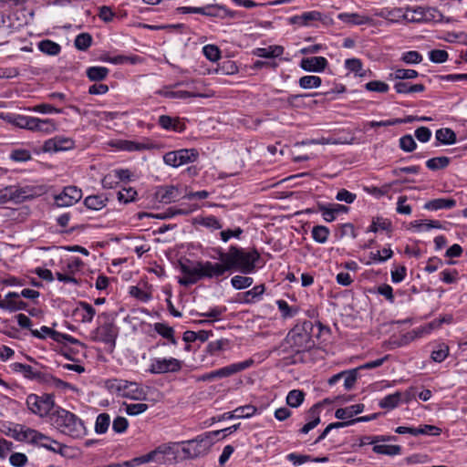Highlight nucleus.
Returning a JSON list of instances; mask_svg holds the SVG:
<instances>
[{"mask_svg": "<svg viewBox=\"0 0 467 467\" xmlns=\"http://www.w3.org/2000/svg\"><path fill=\"white\" fill-rule=\"evenodd\" d=\"M435 138L444 145L454 144L457 140L456 133L450 128H441L436 130Z\"/></svg>", "mask_w": 467, "mask_h": 467, "instance_id": "37", "label": "nucleus"}, {"mask_svg": "<svg viewBox=\"0 0 467 467\" xmlns=\"http://www.w3.org/2000/svg\"><path fill=\"white\" fill-rule=\"evenodd\" d=\"M154 329L162 337L169 339L172 345H177V340L173 336L174 330L171 327L163 323H155Z\"/></svg>", "mask_w": 467, "mask_h": 467, "instance_id": "45", "label": "nucleus"}, {"mask_svg": "<svg viewBox=\"0 0 467 467\" xmlns=\"http://www.w3.org/2000/svg\"><path fill=\"white\" fill-rule=\"evenodd\" d=\"M6 119L9 123L16 127L26 129L31 131H36V125L39 122V118L18 114L7 115Z\"/></svg>", "mask_w": 467, "mask_h": 467, "instance_id": "21", "label": "nucleus"}, {"mask_svg": "<svg viewBox=\"0 0 467 467\" xmlns=\"http://www.w3.org/2000/svg\"><path fill=\"white\" fill-rule=\"evenodd\" d=\"M92 44V36L89 33H81L75 38L74 45L77 49L86 51Z\"/></svg>", "mask_w": 467, "mask_h": 467, "instance_id": "50", "label": "nucleus"}, {"mask_svg": "<svg viewBox=\"0 0 467 467\" xmlns=\"http://www.w3.org/2000/svg\"><path fill=\"white\" fill-rule=\"evenodd\" d=\"M236 410V419H247L254 416L257 412V408L253 405L240 406Z\"/></svg>", "mask_w": 467, "mask_h": 467, "instance_id": "62", "label": "nucleus"}, {"mask_svg": "<svg viewBox=\"0 0 467 467\" xmlns=\"http://www.w3.org/2000/svg\"><path fill=\"white\" fill-rule=\"evenodd\" d=\"M158 124L164 130L175 132H182L186 129V125L180 120V118H172L168 115L160 116Z\"/></svg>", "mask_w": 467, "mask_h": 467, "instance_id": "25", "label": "nucleus"}, {"mask_svg": "<svg viewBox=\"0 0 467 467\" xmlns=\"http://www.w3.org/2000/svg\"><path fill=\"white\" fill-rule=\"evenodd\" d=\"M313 324L310 321H305L302 324L296 325L286 335L282 342L281 348L284 353L291 354L293 363L302 362V354L311 350L315 347V341L312 339L311 330Z\"/></svg>", "mask_w": 467, "mask_h": 467, "instance_id": "1", "label": "nucleus"}, {"mask_svg": "<svg viewBox=\"0 0 467 467\" xmlns=\"http://www.w3.org/2000/svg\"><path fill=\"white\" fill-rule=\"evenodd\" d=\"M13 431L14 437L16 440L36 443V445L53 452L63 454V451L67 448L66 445L58 442L57 441H55L36 430L26 428L23 425H17Z\"/></svg>", "mask_w": 467, "mask_h": 467, "instance_id": "5", "label": "nucleus"}, {"mask_svg": "<svg viewBox=\"0 0 467 467\" xmlns=\"http://www.w3.org/2000/svg\"><path fill=\"white\" fill-rule=\"evenodd\" d=\"M182 368V361L175 358H152L148 371L151 374L176 373Z\"/></svg>", "mask_w": 467, "mask_h": 467, "instance_id": "15", "label": "nucleus"}, {"mask_svg": "<svg viewBox=\"0 0 467 467\" xmlns=\"http://www.w3.org/2000/svg\"><path fill=\"white\" fill-rule=\"evenodd\" d=\"M76 315L80 316V320L83 323H90L96 315V309L87 302H79L78 307L75 310Z\"/></svg>", "mask_w": 467, "mask_h": 467, "instance_id": "33", "label": "nucleus"}, {"mask_svg": "<svg viewBox=\"0 0 467 467\" xmlns=\"http://www.w3.org/2000/svg\"><path fill=\"white\" fill-rule=\"evenodd\" d=\"M26 406L29 410L43 418L53 412L51 411L55 408V399L53 394H29L26 397Z\"/></svg>", "mask_w": 467, "mask_h": 467, "instance_id": "10", "label": "nucleus"}, {"mask_svg": "<svg viewBox=\"0 0 467 467\" xmlns=\"http://www.w3.org/2000/svg\"><path fill=\"white\" fill-rule=\"evenodd\" d=\"M365 88L368 91L371 92H379V93H386L388 92L389 87L387 83L380 81V80H372L365 85Z\"/></svg>", "mask_w": 467, "mask_h": 467, "instance_id": "58", "label": "nucleus"}, {"mask_svg": "<svg viewBox=\"0 0 467 467\" xmlns=\"http://www.w3.org/2000/svg\"><path fill=\"white\" fill-rule=\"evenodd\" d=\"M107 389L119 397L142 400L146 398L143 388L135 381H129L121 379H110L106 381Z\"/></svg>", "mask_w": 467, "mask_h": 467, "instance_id": "6", "label": "nucleus"}, {"mask_svg": "<svg viewBox=\"0 0 467 467\" xmlns=\"http://www.w3.org/2000/svg\"><path fill=\"white\" fill-rule=\"evenodd\" d=\"M372 451L377 454H384L389 456L399 455L401 452V446L400 445H386L376 444L373 446Z\"/></svg>", "mask_w": 467, "mask_h": 467, "instance_id": "44", "label": "nucleus"}, {"mask_svg": "<svg viewBox=\"0 0 467 467\" xmlns=\"http://www.w3.org/2000/svg\"><path fill=\"white\" fill-rule=\"evenodd\" d=\"M337 19L343 23L355 26L368 25L372 22V18L369 16H362L358 13H340L337 15Z\"/></svg>", "mask_w": 467, "mask_h": 467, "instance_id": "29", "label": "nucleus"}, {"mask_svg": "<svg viewBox=\"0 0 467 467\" xmlns=\"http://www.w3.org/2000/svg\"><path fill=\"white\" fill-rule=\"evenodd\" d=\"M37 47L42 53L48 56H57L61 52L60 45L50 39L41 40Z\"/></svg>", "mask_w": 467, "mask_h": 467, "instance_id": "41", "label": "nucleus"}, {"mask_svg": "<svg viewBox=\"0 0 467 467\" xmlns=\"http://www.w3.org/2000/svg\"><path fill=\"white\" fill-rule=\"evenodd\" d=\"M451 159L447 156H440L429 159L426 161V167L433 171L443 170L449 166Z\"/></svg>", "mask_w": 467, "mask_h": 467, "instance_id": "43", "label": "nucleus"}, {"mask_svg": "<svg viewBox=\"0 0 467 467\" xmlns=\"http://www.w3.org/2000/svg\"><path fill=\"white\" fill-rule=\"evenodd\" d=\"M403 396L404 395L402 394V392L400 391H396L395 393L387 395L386 397L379 400V406L381 409L393 410L400 404Z\"/></svg>", "mask_w": 467, "mask_h": 467, "instance_id": "34", "label": "nucleus"}, {"mask_svg": "<svg viewBox=\"0 0 467 467\" xmlns=\"http://www.w3.org/2000/svg\"><path fill=\"white\" fill-rule=\"evenodd\" d=\"M51 424L61 433L80 439L87 433L83 420L76 414L57 407L50 414Z\"/></svg>", "mask_w": 467, "mask_h": 467, "instance_id": "2", "label": "nucleus"}, {"mask_svg": "<svg viewBox=\"0 0 467 467\" xmlns=\"http://www.w3.org/2000/svg\"><path fill=\"white\" fill-rule=\"evenodd\" d=\"M449 355V347L445 343H441L437 348L431 352V358L435 362H442Z\"/></svg>", "mask_w": 467, "mask_h": 467, "instance_id": "52", "label": "nucleus"}, {"mask_svg": "<svg viewBox=\"0 0 467 467\" xmlns=\"http://www.w3.org/2000/svg\"><path fill=\"white\" fill-rule=\"evenodd\" d=\"M9 192L12 197L11 202L13 203H21L34 197L33 189L30 187L9 186Z\"/></svg>", "mask_w": 467, "mask_h": 467, "instance_id": "27", "label": "nucleus"}, {"mask_svg": "<svg viewBox=\"0 0 467 467\" xmlns=\"http://www.w3.org/2000/svg\"><path fill=\"white\" fill-rule=\"evenodd\" d=\"M416 436L419 435H430V436H439L441 433V429L434 426V425H429L424 424L420 425V427L416 428Z\"/></svg>", "mask_w": 467, "mask_h": 467, "instance_id": "56", "label": "nucleus"}, {"mask_svg": "<svg viewBox=\"0 0 467 467\" xmlns=\"http://www.w3.org/2000/svg\"><path fill=\"white\" fill-rule=\"evenodd\" d=\"M177 14H198L209 17H216L224 19L226 17L234 18L240 13L237 11L230 10L224 5L209 4L204 6L192 7V6H179L175 9Z\"/></svg>", "mask_w": 467, "mask_h": 467, "instance_id": "8", "label": "nucleus"}, {"mask_svg": "<svg viewBox=\"0 0 467 467\" xmlns=\"http://www.w3.org/2000/svg\"><path fill=\"white\" fill-rule=\"evenodd\" d=\"M456 206V200L453 198H437L427 202L423 208L429 211L450 210Z\"/></svg>", "mask_w": 467, "mask_h": 467, "instance_id": "26", "label": "nucleus"}, {"mask_svg": "<svg viewBox=\"0 0 467 467\" xmlns=\"http://www.w3.org/2000/svg\"><path fill=\"white\" fill-rule=\"evenodd\" d=\"M109 73L108 67H89L86 70V75L90 81L99 82L106 79Z\"/></svg>", "mask_w": 467, "mask_h": 467, "instance_id": "38", "label": "nucleus"}, {"mask_svg": "<svg viewBox=\"0 0 467 467\" xmlns=\"http://www.w3.org/2000/svg\"><path fill=\"white\" fill-rule=\"evenodd\" d=\"M57 130L56 123L51 119H41L36 125V131L45 134H50Z\"/></svg>", "mask_w": 467, "mask_h": 467, "instance_id": "54", "label": "nucleus"}, {"mask_svg": "<svg viewBox=\"0 0 467 467\" xmlns=\"http://www.w3.org/2000/svg\"><path fill=\"white\" fill-rule=\"evenodd\" d=\"M10 368L14 372L21 373L27 379L36 380L38 383L47 384L58 389H70L75 392L78 390L76 386L57 379L45 370L38 369L36 367L15 362L10 365Z\"/></svg>", "mask_w": 467, "mask_h": 467, "instance_id": "3", "label": "nucleus"}, {"mask_svg": "<svg viewBox=\"0 0 467 467\" xmlns=\"http://www.w3.org/2000/svg\"><path fill=\"white\" fill-rule=\"evenodd\" d=\"M204 57L212 61L216 62L221 58V50L215 45H206L202 47Z\"/></svg>", "mask_w": 467, "mask_h": 467, "instance_id": "53", "label": "nucleus"}, {"mask_svg": "<svg viewBox=\"0 0 467 467\" xmlns=\"http://www.w3.org/2000/svg\"><path fill=\"white\" fill-rule=\"evenodd\" d=\"M179 268L184 275L179 279L180 285L188 286L201 280L202 261L182 259L179 261Z\"/></svg>", "mask_w": 467, "mask_h": 467, "instance_id": "12", "label": "nucleus"}, {"mask_svg": "<svg viewBox=\"0 0 467 467\" xmlns=\"http://www.w3.org/2000/svg\"><path fill=\"white\" fill-rule=\"evenodd\" d=\"M399 146L405 152H412L416 150L417 143L410 134H406L400 138Z\"/></svg>", "mask_w": 467, "mask_h": 467, "instance_id": "51", "label": "nucleus"}, {"mask_svg": "<svg viewBox=\"0 0 467 467\" xmlns=\"http://www.w3.org/2000/svg\"><path fill=\"white\" fill-rule=\"evenodd\" d=\"M20 295L16 292H9L4 298V303L1 309L7 310L9 312H16L19 310H26L27 304L23 300L19 299Z\"/></svg>", "mask_w": 467, "mask_h": 467, "instance_id": "23", "label": "nucleus"}, {"mask_svg": "<svg viewBox=\"0 0 467 467\" xmlns=\"http://www.w3.org/2000/svg\"><path fill=\"white\" fill-rule=\"evenodd\" d=\"M319 95H320V93H318V92H315V93H312V94H295V95H290L285 99L286 105L285 106V108H291V109H300V108H303L304 107V102H303V99L304 98L315 97V96H319Z\"/></svg>", "mask_w": 467, "mask_h": 467, "instance_id": "42", "label": "nucleus"}, {"mask_svg": "<svg viewBox=\"0 0 467 467\" xmlns=\"http://www.w3.org/2000/svg\"><path fill=\"white\" fill-rule=\"evenodd\" d=\"M118 335V327L113 322H106L92 331L91 339L109 345L110 351H113Z\"/></svg>", "mask_w": 467, "mask_h": 467, "instance_id": "14", "label": "nucleus"}, {"mask_svg": "<svg viewBox=\"0 0 467 467\" xmlns=\"http://www.w3.org/2000/svg\"><path fill=\"white\" fill-rule=\"evenodd\" d=\"M171 455L172 456V459L175 458L176 451H174L173 446L169 444H161L155 450L140 457H136L130 462H127L126 464L130 467H134L148 462L165 464L167 462L171 461V458H169Z\"/></svg>", "mask_w": 467, "mask_h": 467, "instance_id": "9", "label": "nucleus"}, {"mask_svg": "<svg viewBox=\"0 0 467 467\" xmlns=\"http://www.w3.org/2000/svg\"><path fill=\"white\" fill-rule=\"evenodd\" d=\"M321 83H322L321 78H319L317 76H311V75L301 77L298 80V84H299L300 88H305V89L318 88L321 86Z\"/></svg>", "mask_w": 467, "mask_h": 467, "instance_id": "47", "label": "nucleus"}, {"mask_svg": "<svg viewBox=\"0 0 467 467\" xmlns=\"http://www.w3.org/2000/svg\"><path fill=\"white\" fill-rule=\"evenodd\" d=\"M419 76L418 71L414 69L398 68L389 75V78L396 80L413 79Z\"/></svg>", "mask_w": 467, "mask_h": 467, "instance_id": "48", "label": "nucleus"}, {"mask_svg": "<svg viewBox=\"0 0 467 467\" xmlns=\"http://www.w3.org/2000/svg\"><path fill=\"white\" fill-rule=\"evenodd\" d=\"M364 404H354L346 408H339L335 412V417L339 420H348L364 410Z\"/></svg>", "mask_w": 467, "mask_h": 467, "instance_id": "31", "label": "nucleus"}, {"mask_svg": "<svg viewBox=\"0 0 467 467\" xmlns=\"http://www.w3.org/2000/svg\"><path fill=\"white\" fill-rule=\"evenodd\" d=\"M258 259L259 254L256 251L246 252L236 247H231L227 253L220 254L221 262L227 264L229 270L238 269L244 274L252 273Z\"/></svg>", "mask_w": 467, "mask_h": 467, "instance_id": "4", "label": "nucleus"}, {"mask_svg": "<svg viewBox=\"0 0 467 467\" xmlns=\"http://www.w3.org/2000/svg\"><path fill=\"white\" fill-rule=\"evenodd\" d=\"M411 228L418 232L430 231L431 229H442L445 231H449L446 228V225H450L448 223H444L442 224L440 221L437 220H415L410 223Z\"/></svg>", "mask_w": 467, "mask_h": 467, "instance_id": "24", "label": "nucleus"}, {"mask_svg": "<svg viewBox=\"0 0 467 467\" xmlns=\"http://www.w3.org/2000/svg\"><path fill=\"white\" fill-rule=\"evenodd\" d=\"M328 66V61L324 57H304L300 61V67L307 72H323Z\"/></svg>", "mask_w": 467, "mask_h": 467, "instance_id": "20", "label": "nucleus"}, {"mask_svg": "<svg viewBox=\"0 0 467 467\" xmlns=\"http://www.w3.org/2000/svg\"><path fill=\"white\" fill-rule=\"evenodd\" d=\"M199 157L198 150L181 149L178 150L169 151L164 154L163 161L165 164L177 168L181 165L194 162Z\"/></svg>", "mask_w": 467, "mask_h": 467, "instance_id": "13", "label": "nucleus"}, {"mask_svg": "<svg viewBox=\"0 0 467 467\" xmlns=\"http://www.w3.org/2000/svg\"><path fill=\"white\" fill-rule=\"evenodd\" d=\"M137 195V192L135 189L129 187L123 188L121 191L118 192V200L121 202L128 203L133 202Z\"/></svg>", "mask_w": 467, "mask_h": 467, "instance_id": "60", "label": "nucleus"}, {"mask_svg": "<svg viewBox=\"0 0 467 467\" xmlns=\"http://www.w3.org/2000/svg\"><path fill=\"white\" fill-rule=\"evenodd\" d=\"M181 196L179 188L175 185H161L156 188L154 198L161 203H171Z\"/></svg>", "mask_w": 467, "mask_h": 467, "instance_id": "18", "label": "nucleus"}, {"mask_svg": "<svg viewBox=\"0 0 467 467\" xmlns=\"http://www.w3.org/2000/svg\"><path fill=\"white\" fill-rule=\"evenodd\" d=\"M265 288L264 285H255L251 290L241 294L240 296H242V298L239 301L244 304L254 303L260 299L261 296L265 293Z\"/></svg>", "mask_w": 467, "mask_h": 467, "instance_id": "35", "label": "nucleus"}, {"mask_svg": "<svg viewBox=\"0 0 467 467\" xmlns=\"http://www.w3.org/2000/svg\"><path fill=\"white\" fill-rule=\"evenodd\" d=\"M284 47L282 46H270L267 48H257L254 55L264 58H275L283 55Z\"/></svg>", "mask_w": 467, "mask_h": 467, "instance_id": "40", "label": "nucleus"}, {"mask_svg": "<svg viewBox=\"0 0 467 467\" xmlns=\"http://www.w3.org/2000/svg\"><path fill=\"white\" fill-rule=\"evenodd\" d=\"M229 270L227 264L213 263L210 261L202 262L201 279L214 278L222 276Z\"/></svg>", "mask_w": 467, "mask_h": 467, "instance_id": "19", "label": "nucleus"}, {"mask_svg": "<svg viewBox=\"0 0 467 467\" xmlns=\"http://www.w3.org/2000/svg\"><path fill=\"white\" fill-rule=\"evenodd\" d=\"M108 198L102 195H89L85 198L84 205L89 210L99 211L106 206Z\"/></svg>", "mask_w": 467, "mask_h": 467, "instance_id": "39", "label": "nucleus"}, {"mask_svg": "<svg viewBox=\"0 0 467 467\" xmlns=\"http://www.w3.org/2000/svg\"><path fill=\"white\" fill-rule=\"evenodd\" d=\"M74 140L70 138L56 136L46 140L42 150L44 152L63 151L74 148Z\"/></svg>", "mask_w": 467, "mask_h": 467, "instance_id": "17", "label": "nucleus"}, {"mask_svg": "<svg viewBox=\"0 0 467 467\" xmlns=\"http://www.w3.org/2000/svg\"><path fill=\"white\" fill-rule=\"evenodd\" d=\"M449 54L443 49H432L429 52V58L432 63L441 64L447 61Z\"/></svg>", "mask_w": 467, "mask_h": 467, "instance_id": "61", "label": "nucleus"}, {"mask_svg": "<svg viewBox=\"0 0 467 467\" xmlns=\"http://www.w3.org/2000/svg\"><path fill=\"white\" fill-rule=\"evenodd\" d=\"M358 368L343 371V377L345 378L344 387L346 389L349 390L354 387L358 379Z\"/></svg>", "mask_w": 467, "mask_h": 467, "instance_id": "59", "label": "nucleus"}, {"mask_svg": "<svg viewBox=\"0 0 467 467\" xmlns=\"http://www.w3.org/2000/svg\"><path fill=\"white\" fill-rule=\"evenodd\" d=\"M392 251L390 248H383L376 252H370L369 257L374 262H385L392 256Z\"/></svg>", "mask_w": 467, "mask_h": 467, "instance_id": "63", "label": "nucleus"}, {"mask_svg": "<svg viewBox=\"0 0 467 467\" xmlns=\"http://www.w3.org/2000/svg\"><path fill=\"white\" fill-rule=\"evenodd\" d=\"M253 364L254 360L251 358L242 362L234 363L219 369L205 373L198 377L197 381H213L217 379L227 378L250 368Z\"/></svg>", "mask_w": 467, "mask_h": 467, "instance_id": "11", "label": "nucleus"}, {"mask_svg": "<svg viewBox=\"0 0 467 467\" xmlns=\"http://www.w3.org/2000/svg\"><path fill=\"white\" fill-rule=\"evenodd\" d=\"M400 59L406 64H420L422 61V56L418 51H407L402 54Z\"/></svg>", "mask_w": 467, "mask_h": 467, "instance_id": "64", "label": "nucleus"}, {"mask_svg": "<svg viewBox=\"0 0 467 467\" xmlns=\"http://www.w3.org/2000/svg\"><path fill=\"white\" fill-rule=\"evenodd\" d=\"M82 198V191L74 185H68L63 188L62 192L55 195V204L57 207L72 206Z\"/></svg>", "mask_w": 467, "mask_h": 467, "instance_id": "16", "label": "nucleus"}, {"mask_svg": "<svg viewBox=\"0 0 467 467\" xmlns=\"http://www.w3.org/2000/svg\"><path fill=\"white\" fill-rule=\"evenodd\" d=\"M318 408V404H316L312 408H310V410L307 412V420H309V421L301 428V433L306 434L319 424L320 417Z\"/></svg>", "mask_w": 467, "mask_h": 467, "instance_id": "32", "label": "nucleus"}, {"mask_svg": "<svg viewBox=\"0 0 467 467\" xmlns=\"http://www.w3.org/2000/svg\"><path fill=\"white\" fill-rule=\"evenodd\" d=\"M394 88L399 94H408L414 92H423L426 88L423 84H410L409 82L398 81L394 85Z\"/></svg>", "mask_w": 467, "mask_h": 467, "instance_id": "36", "label": "nucleus"}, {"mask_svg": "<svg viewBox=\"0 0 467 467\" xmlns=\"http://www.w3.org/2000/svg\"><path fill=\"white\" fill-rule=\"evenodd\" d=\"M305 400V393L299 389H293L286 396V404L292 408L299 407Z\"/></svg>", "mask_w": 467, "mask_h": 467, "instance_id": "46", "label": "nucleus"}, {"mask_svg": "<svg viewBox=\"0 0 467 467\" xmlns=\"http://www.w3.org/2000/svg\"><path fill=\"white\" fill-rule=\"evenodd\" d=\"M168 88L165 87L163 89H160L156 92V94H159L164 98L168 99H187L190 98H203L204 95L202 93L197 92H192L187 90H177L172 91L167 89Z\"/></svg>", "mask_w": 467, "mask_h": 467, "instance_id": "28", "label": "nucleus"}, {"mask_svg": "<svg viewBox=\"0 0 467 467\" xmlns=\"http://www.w3.org/2000/svg\"><path fill=\"white\" fill-rule=\"evenodd\" d=\"M421 16H411L409 17L408 15H404V17L411 22H442L444 16L434 7H427L424 8V12H421Z\"/></svg>", "mask_w": 467, "mask_h": 467, "instance_id": "22", "label": "nucleus"}, {"mask_svg": "<svg viewBox=\"0 0 467 467\" xmlns=\"http://www.w3.org/2000/svg\"><path fill=\"white\" fill-rule=\"evenodd\" d=\"M254 280L249 276L234 275L231 279L232 285L238 290L247 288L252 285Z\"/></svg>", "mask_w": 467, "mask_h": 467, "instance_id": "55", "label": "nucleus"}, {"mask_svg": "<svg viewBox=\"0 0 467 467\" xmlns=\"http://www.w3.org/2000/svg\"><path fill=\"white\" fill-rule=\"evenodd\" d=\"M379 231L393 232L394 229L390 220L380 216L374 217L367 227L366 232L376 234Z\"/></svg>", "mask_w": 467, "mask_h": 467, "instance_id": "30", "label": "nucleus"}, {"mask_svg": "<svg viewBox=\"0 0 467 467\" xmlns=\"http://www.w3.org/2000/svg\"><path fill=\"white\" fill-rule=\"evenodd\" d=\"M218 434L219 431L207 432L193 440L182 441V451L184 458L195 459L206 455L213 445V438Z\"/></svg>", "mask_w": 467, "mask_h": 467, "instance_id": "7", "label": "nucleus"}, {"mask_svg": "<svg viewBox=\"0 0 467 467\" xmlns=\"http://www.w3.org/2000/svg\"><path fill=\"white\" fill-rule=\"evenodd\" d=\"M10 159L16 162H25L32 159L31 153L27 150L15 149L10 153Z\"/></svg>", "mask_w": 467, "mask_h": 467, "instance_id": "57", "label": "nucleus"}, {"mask_svg": "<svg viewBox=\"0 0 467 467\" xmlns=\"http://www.w3.org/2000/svg\"><path fill=\"white\" fill-rule=\"evenodd\" d=\"M110 424V417L108 413H100L98 415L95 422V431L99 434L105 433Z\"/></svg>", "mask_w": 467, "mask_h": 467, "instance_id": "49", "label": "nucleus"}]
</instances>
